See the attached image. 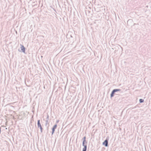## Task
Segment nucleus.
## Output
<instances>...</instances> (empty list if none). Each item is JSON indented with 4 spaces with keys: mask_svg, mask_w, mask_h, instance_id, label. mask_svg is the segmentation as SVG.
<instances>
[{
    "mask_svg": "<svg viewBox=\"0 0 151 151\" xmlns=\"http://www.w3.org/2000/svg\"><path fill=\"white\" fill-rule=\"evenodd\" d=\"M82 139L83 140L82 143V145L84 147L82 151H86L87 150V145H85V142L86 140V137L85 136Z\"/></svg>",
    "mask_w": 151,
    "mask_h": 151,
    "instance_id": "obj_1",
    "label": "nucleus"
},
{
    "mask_svg": "<svg viewBox=\"0 0 151 151\" xmlns=\"http://www.w3.org/2000/svg\"><path fill=\"white\" fill-rule=\"evenodd\" d=\"M108 139L107 138L105 140L103 143V145H104L105 147H107L108 146Z\"/></svg>",
    "mask_w": 151,
    "mask_h": 151,
    "instance_id": "obj_2",
    "label": "nucleus"
},
{
    "mask_svg": "<svg viewBox=\"0 0 151 151\" xmlns=\"http://www.w3.org/2000/svg\"><path fill=\"white\" fill-rule=\"evenodd\" d=\"M57 124H55L53 127L52 128V135L53 134L55 131V129L57 128Z\"/></svg>",
    "mask_w": 151,
    "mask_h": 151,
    "instance_id": "obj_3",
    "label": "nucleus"
},
{
    "mask_svg": "<svg viewBox=\"0 0 151 151\" xmlns=\"http://www.w3.org/2000/svg\"><path fill=\"white\" fill-rule=\"evenodd\" d=\"M20 45L21 50L23 53H25V48L24 47V46L23 45H22L21 44H20Z\"/></svg>",
    "mask_w": 151,
    "mask_h": 151,
    "instance_id": "obj_4",
    "label": "nucleus"
},
{
    "mask_svg": "<svg viewBox=\"0 0 151 151\" xmlns=\"http://www.w3.org/2000/svg\"><path fill=\"white\" fill-rule=\"evenodd\" d=\"M37 126L38 128L42 127L40 123V120H38L37 121Z\"/></svg>",
    "mask_w": 151,
    "mask_h": 151,
    "instance_id": "obj_5",
    "label": "nucleus"
},
{
    "mask_svg": "<svg viewBox=\"0 0 151 151\" xmlns=\"http://www.w3.org/2000/svg\"><path fill=\"white\" fill-rule=\"evenodd\" d=\"M115 93V92H114L113 90L111 92V94H110L111 98H112V97H113L114 96Z\"/></svg>",
    "mask_w": 151,
    "mask_h": 151,
    "instance_id": "obj_6",
    "label": "nucleus"
},
{
    "mask_svg": "<svg viewBox=\"0 0 151 151\" xmlns=\"http://www.w3.org/2000/svg\"><path fill=\"white\" fill-rule=\"evenodd\" d=\"M113 91L116 93L117 91H121V90L119 89H115L113 90Z\"/></svg>",
    "mask_w": 151,
    "mask_h": 151,
    "instance_id": "obj_7",
    "label": "nucleus"
},
{
    "mask_svg": "<svg viewBox=\"0 0 151 151\" xmlns=\"http://www.w3.org/2000/svg\"><path fill=\"white\" fill-rule=\"evenodd\" d=\"M144 101V100L142 99H140L139 100V102L140 103H142Z\"/></svg>",
    "mask_w": 151,
    "mask_h": 151,
    "instance_id": "obj_8",
    "label": "nucleus"
},
{
    "mask_svg": "<svg viewBox=\"0 0 151 151\" xmlns=\"http://www.w3.org/2000/svg\"><path fill=\"white\" fill-rule=\"evenodd\" d=\"M40 131L41 132H42V130L43 129V128H42V127H40Z\"/></svg>",
    "mask_w": 151,
    "mask_h": 151,
    "instance_id": "obj_9",
    "label": "nucleus"
},
{
    "mask_svg": "<svg viewBox=\"0 0 151 151\" xmlns=\"http://www.w3.org/2000/svg\"><path fill=\"white\" fill-rule=\"evenodd\" d=\"M87 142L86 141V142H85V145H87Z\"/></svg>",
    "mask_w": 151,
    "mask_h": 151,
    "instance_id": "obj_10",
    "label": "nucleus"
},
{
    "mask_svg": "<svg viewBox=\"0 0 151 151\" xmlns=\"http://www.w3.org/2000/svg\"><path fill=\"white\" fill-rule=\"evenodd\" d=\"M46 124H45V125H47V122H48V121H47H47H46Z\"/></svg>",
    "mask_w": 151,
    "mask_h": 151,
    "instance_id": "obj_11",
    "label": "nucleus"
},
{
    "mask_svg": "<svg viewBox=\"0 0 151 151\" xmlns=\"http://www.w3.org/2000/svg\"><path fill=\"white\" fill-rule=\"evenodd\" d=\"M59 120H57L56 122V123H58V122H59Z\"/></svg>",
    "mask_w": 151,
    "mask_h": 151,
    "instance_id": "obj_12",
    "label": "nucleus"
}]
</instances>
